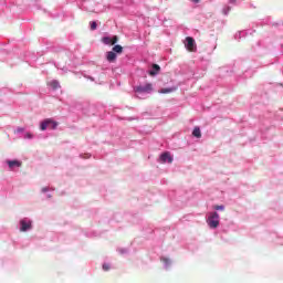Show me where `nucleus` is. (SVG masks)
Masks as SVG:
<instances>
[{
    "instance_id": "obj_4",
    "label": "nucleus",
    "mask_w": 283,
    "mask_h": 283,
    "mask_svg": "<svg viewBox=\"0 0 283 283\" xmlns=\"http://www.w3.org/2000/svg\"><path fill=\"white\" fill-rule=\"evenodd\" d=\"M102 43L104 45H116L118 43V35H114L113 38L104 36L102 38Z\"/></svg>"
},
{
    "instance_id": "obj_16",
    "label": "nucleus",
    "mask_w": 283,
    "mask_h": 283,
    "mask_svg": "<svg viewBox=\"0 0 283 283\" xmlns=\"http://www.w3.org/2000/svg\"><path fill=\"white\" fill-rule=\"evenodd\" d=\"M216 211H224V206H214Z\"/></svg>"
},
{
    "instance_id": "obj_14",
    "label": "nucleus",
    "mask_w": 283,
    "mask_h": 283,
    "mask_svg": "<svg viewBox=\"0 0 283 283\" xmlns=\"http://www.w3.org/2000/svg\"><path fill=\"white\" fill-rule=\"evenodd\" d=\"M171 92H176V87L161 88L160 94H171Z\"/></svg>"
},
{
    "instance_id": "obj_15",
    "label": "nucleus",
    "mask_w": 283,
    "mask_h": 283,
    "mask_svg": "<svg viewBox=\"0 0 283 283\" xmlns=\"http://www.w3.org/2000/svg\"><path fill=\"white\" fill-rule=\"evenodd\" d=\"M98 28V24H96V21L91 22V30L94 31Z\"/></svg>"
},
{
    "instance_id": "obj_18",
    "label": "nucleus",
    "mask_w": 283,
    "mask_h": 283,
    "mask_svg": "<svg viewBox=\"0 0 283 283\" xmlns=\"http://www.w3.org/2000/svg\"><path fill=\"white\" fill-rule=\"evenodd\" d=\"M46 191H50V188H49V187L42 188V193H46Z\"/></svg>"
},
{
    "instance_id": "obj_5",
    "label": "nucleus",
    "mask_w": 283,
    "mask_h": 283,
    "mask_svg": "<svg viewBox=\"0 0 283 283\" xmlns=\"http://www.w3.org/2000/svg\"><path fill=\"white\" fill-rule=\"evenodd\" d=\"M32 229V222L28 219L20 220V231L25 232Z\"/></svg>"
},
{
    "instance_id": "obj_13",
    "label": "nucleus",
    "mask_w": 283,
    "mask_h": 283,
    "mask_svg": "<svg viewBox=\"0 0 283 283\" xmlns=\"http://www.w3.org/2000/svg\"><path fill=\"white\" fill-rule=\"evenodd\" d=\"M50 87H52L53 90H59V87H61V84H59V81L53 80L49 83Z\"/></svg>"
},
{
    "instance_id": "obj_20",
    "label": "nucleus",
    "mask_w": 283,
    "mask_h": 283,
    "mask_svg": "<svg viewBox=\"0 0 283 283\" xmlns=\"http://www.w3.org/2000/svg\"><path fill=\"white\" fill-rule=\"evenodd\" d=\"M27 138H32V135L31 134H27Z\"/></svg>"
},
{
    "instance_id": "obj_11",
    "label": "nucleus",
    "mask_w": 283,
    "mask_h": 283,
    "mask_svg": "<svg viewBox=\"0 0 283 283\" xmlns=\"http://www.w3.org/2000/svg\"><path fill=\"white\" fill-rule=\"evenodd\" d=\"M192 136H195V138H202V132L200 130V127L193 128Z\"/></svg>"
},
{
    "instance_id": "obj_12",
    "label": "nucleus",
    "mask_w": 283,
    "mask_h": 283,
    "mask_svg": "<svg viewBox=\"0 0 283 283\" xmlns=\"http://www.w3.org/2000/svg\"><path fill=\"white\" fill-rule=\"evenodd\" d=\"M112 52H114L115 54H123V46L120 44H116L115 46H113Z\"/></svg>"
},
{
    "instance_id": "obj_7",
    "label": "nucleus",
    "mask_w": 283,
    "mask_h": 283,
    "mask_svg": "<svg viewBox=\"0 0 283 283\" xmlns=\"http://www.w3.org/2000/svg\"><path fill=\"white\" fill-rule=\"evenodd\" d=\"M159 163H163V164L169 163V164H171V163H174V157H171V154H169V153H164L159 157Z\"/></svg>"
},
{
    "instance_id": "obj_2",
    "label": "nucleus",
    "mask_w": 283,
    "mask_h": 283,
    "mask_svg": "<svg viewBox=\"0 0 283 283\" xmlns=\"http://www.w3.org/2000/svg\"><path fill=\"white\" fill-rule=\"evenodd\" d=\"M56 127H59V123L54 122V119L52 118H46L44 119L41 125H40V129L42 132H45V129H56Z\"/></svg>"
},
{
    "instance_id": "obj_19",
    "label": "nucleus",
    "mask_w": 283,
    "mask_h": 283,
    "mask_svg": "<svg viewBox=\"0 0 283 283\" xmlns=\"http://www.w3.org/2000/svg\"><path fill=\"white\" fill-rule=\"evenodd\" d=\"M192 3H200V0H191Z\"/></svg>"
},
{
    "instance_id": "obj_1",
    "label": "nucleus",
    "mask_w": 283,
    "mask_h": 283,
    "mask_svg": "<svg viewBox=\"0 0 283 283\" xmlns=\"http://www.w3.org/2000/svg\"><path fill=\"white\" fill-rule=\"evenodd\" d=\"M207 223L210 229H218L220 227V214L218 212H210Z\"/></svg>"
},
{
    "instance_id": "obj_8",
    "label": "nucleus",
    "mask_w": 283,
    "mask_h": 283,
    "mask_svg": "<svg viewBox=\"0 0 283 283\" xmlns=\"http://www.w3.org/2000/svg\"><path fill=\"white\" fill-rule=\"evenodd\" d=\"M7 164L9 165L10 169L19 168L21 165H23V163L20 160H8Z\"/></svg>"
},
{
    "instance_id": "obj_6",
    "label": "nucleus",
    "mask_w": 283,
    "mask_h": 283,
    "mask_svg": "<svg viewBox=\"0 0 283 283\" xmlns=\"http://www.w3.org/2000/svg\"><path fill=\"white\" fill-rule=\"evenodd\" d=\"M151 90H154V86L151 85V83L136 87V92H138L139 94L149 93L151 92Z\"/></svg>"
},
{
    "instance_id": "obj_17",
    "label": "nucleus",
    "mask_w": 283,
    "mask_h": 283,
    "mask_svg": "<svg viewBox=\"0 0 283 283\" xmlns=\"http://www.w3.org/2000/svg\"><path fill=\"white\" fill-rule=\"evenodd\" d=\"M103 271H109V264L104 263L103 264Z\"/></svg>"
},
{
    "instance_id": "obj_10",
    "label": "nucleus",
    "mask_w": 283,
    "mask_h": 283,
    "mask_svg": "<svg viewBox=\"0 0 283 283\" xmlns=\"http://www.w3.org/2000/svg\"><path fill=\"white\" fill-rule=\"evenodd\" d=\"M160 72V65L158 64H153V70L149 71L150 76H156Z\"/></svg>"
},
{
    "instance_id": "obj_3",
    "label": "nucleus",
    "mask_w": 283,
    "mask_h": 283,
    "mask_svg": "<svg viewBox=\"0 0 283 283\" xmlns=\"http://www.w3.org/2000/svg\"><path fill=\"white\" fill-rule=\"evenodd\" d=\"M186 48H187L188 52H196V50H198V48L196 46V40H193V38H191V36H187L186 38Z\"/></svg>"
},
{
    "instance_id": "obj_21",
    "label": "nucleus",
    "mask_w": 283,
    "mask_h": 283,
    "mask_svg": "<svg viewBox=\"0 0 283 283\" xmlns=\"http://www.w3.org/2000/svg\"><path fill=\"white\" fill-rule=\"evenodd\" d=\"M235 0H230V3H233Z\"/></svg>"
},
{
    "instance_id": "obj_9",
    "label": "nucleus",
    "mask_w": 283,
    "mask_h": 283,
    "mask_svg": "<svg viewBox=\"0 0 283 283\" xmlns=\"http://www.w3.org/2000/svg\"><path fill=\"white\" fill-rule=\"evenodd\" d=\"M106 61H108V63H114V61H116V53L113 51H108L106 53Z\"/></svg>"
}]
</instances>
